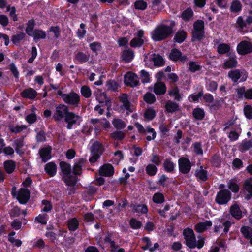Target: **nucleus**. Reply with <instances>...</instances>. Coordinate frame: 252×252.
I'll return each instance as SVG.
<instances>
[{"label": "nucleus", "mask_w": 252, "mask_h": 252, "mask_svg": "<svg viewBox=\"0 0 252 252\" xmlns=\"http://www.w3.org/2000/svg\"><path fill=\"white\" fill-rule=\"evenodd\" d=\"M173 33L172 28L170 26L161 24L157 26L151 32L152 38L156 41L164 40Z\"/></svg>", "instance_id": "obj_1"}, {"label": "nucleus", "mask_w": 252, "mask_h": 252, "mask_svg": "<svg viewBox=\"0 0 252 252\" xmlns=\"http://www.w3.org/2000/svg\"><path fill=\"white\" fill-rule=\"evenodd\" d=\"M183 234L186 240V245L188 247L194 248L196 247L200 249L203 246L204 239H199L197 242L194 233L192 229L189 228H186L184 230Z\"/></svg>", "instance_id": "obj_2"}, {"label": "nucleus", "mask_w": 252, "mask_h": 252, "mask_svg": "<svg viewBox=\"0 0 252 252\" xmlns=\"http://www.w3.org/2000/svg\"><path fill=\"white\" fill-rule=\"evenodd\" d=\"M231 198V192L226 189L220 190L216 196V202L220 205L227 204Z\"/></svg>", "instance_id": "obj_3"}, {"label": "nucleus", "mask_w": 252, "mask_h": 252, "mask_svg": "<svg viewBox=\"0 0 252 252\" xmlns=\"http://www.w3.org/2000/svg\"><path fill=\"white\" fill-rule=\"evenodd\" d=\"M68 108L63 104H61L56 106L55 111L53 116V118L56 121H61L68 112Z\"/></svg>", "instance_id": "obj_4"}, {"label": "nucleus", "mask_w": 252, "mask_h": 252, "mask_svg": "<svg viewBox=\"0 0 252 252\" xmlns=\"http://www.w3.org/2000/svg\"><path fill=\"white\" fill-rule=\"evenodd\" d=\"M228 77L234 82H237L240 79L241 81H245L248 77V74L245 70L234 69L228 72Z\"/></svg>", "instance_id": "obj_5"}, {"label": "nucleus", "mask_w": 252, "mask_h": 252, "mask_svg": "<svg viewBox=\"0 0 252 252\" xmlns=\"http://www.w3.org/2000/svg\"><path fill=\"white\" fill-rule=\"evenodd\" d=\"M63 101L69 105L77 107L80 102V98L78 94L71 92L63 95Z\"/></svg>", "instance_id": "obj_6"}, {"label": "nucleus", "mask_w": 252, "mask_h": 252, "mask_svg": "<svg viewBox=\"0 0 252 252\" xmlns=\"http://www.w3.org/2000/svg\"><path fill=\"white\" fill-rule=\"evenodd\" d=\"M81 121L79 115L70 111H68L64 118V121L67 123L66 127L68 129H71L73 125L79 123Z\"/></svg>", "instance_id": "obj_7"}, {"label": "nucleus", "mask_w": 252, "mask_h": 252, "mask_svg": "<svg viewBox=\"0 0 252 252\" xmlns=\"http://www.w3.org/2000/svg\"><path fill=\"white\" fill-rule=\"evenodd\" d=\"M179 171L184 174L188 173L191 169V163L190 160L185 157L181 158L178 160Z\"/></svg>", "instance_id": "obj_8"}, {"label": "nucleus", "mask_w": 252, "mask_h": 252, "mask_svg": "<svg viewBox=\"0 0 252 252\" xmlns=\"http://www.w3.org/2000/svg\"><path fill=\"white\" fill-rule=\"evenodd\" d=\"M125 83L132 87L137 86L139 83V78L135 73L127 72L125 75Z\"/></svg>", "instance_id": "obj_9"}, {"label": "nucleus", "mask_w": 252, "mask_h": 252, "mask_svg": "<svg viewBox=\"0 0 252 252\" xmlns=\"http://www.w3.org/2000/svg\"><path fill=\"white\" fill-rule=\"evenodd\" d=\"M237 50L239 54L245 55L252 51V45L249 41H242L238 45Z\"/></svg>", "instance_id": "obj_10"}, {"label": "nucleus", "mask_w": 252, "mask_h": 252, "mask_svg": "<svg viewBox=\"0 0 252 252\" xmlns=\"http://www.w3.org/2000/svg\"><path fill=\"white\" fill-rule=\"evenodd\" d=\"M120 101L122 104V108L127 111V114L133 111V108L129 102L128 95L126 94H123L119 97Z\"/></svg>", "instance_id": "obj_11"}, {"label": "nucleus", "mask_w": 252, "mask_h": 252, "mask_svg": "<svg viewBox=\"0 0 252 252\" xmlns=\"http://www.w3.org/2000/svg\"><path fill=\"white\" fill-rule=\"evenodd\" d=\"M237 96L239 98H245L247 99H252V89L246 90L244 87H241L236 89Z\"/></svg>", "instance_id": "obj_12"}, {"label": "nucleus", "mask_w": 252, "mask_h": 252, "mask_svg": "<svg viewBox=\"0 0 252 252\" xmlns=\"http://www.w3.org/2000/svg\"><path fill=\"white\" fill-rule=\"evenodd\" d=\"M16 198L21 204H25L30 198V191L27 189H20L18 191Z\"/></svg>", "instance_id": "obj_13"}, {"label": "nucleus", "mask_w": 252, "mask_h": 252, "mask_svg": "<svg viewBox=\"0 0 252 252\" xmlns=\"http://www.w3.org/2000/svg\"><path fill=\"white\" fill-rule=\"evenodd\" d=\"M99 172L102 176L110 177L113 175L114 169L111 164L106 163L99 168Z\"/></svg>", "instance_id": "obj_14"}, {"label": "nucleus", "mask_w": 252, "mask_h": 252, "mask_svg": "<svg viewBox=\"0 0 252 252\" xmlns=\"http://www.w3.org/2000/svg\"><path fill=\"white\" fill-rule=\"evenodd\" d=\"M96 99L99 103L105 102L108 108L111 106V101L110 99L107 97L106 94L104 92H102L100 90H98L95 92Z\"/></svg>", "instance_id": "obj_15"}, {"label": "nucleus", "mask_w": 252, "mask_h": 252, "mask_svg": "<svg viewBox=\"0 0 252 252\" xmlns=\"http://www.w3.org/2000/svg\"><path fill=\"white\" fill-rule=\"evenodd\" d=\"M21 96L24 98L34 99L37 95V92L32 88L24 90L20 93Z\"/></svg>", "instance_id": "obj_16"}, {"label": "nucleus", "mask_w": 252, "mask_h": 252, "mask_svg": "<svg viewBox=\"0 0 252 252\" xmlns=\"http://www.w3.org/2000/svg\"><path fill=\"white\" fill-rule=\"evenodd\" d=\"M243 193L245 198L249 200L252 197V182L249 180H246L244 184Z\"/></svg>", "instance_id": "obj_17"}, {"label": "nucleus", "mask_w": 252, "mask_h": 252, "mask_svg": "<svg viewBox=\"0 0 252 252\" xmlns=\"http://www.w3.org/2000/svg\"><path fill=\"white\" fill-rule=\"evenodd\" d=\"M168 94L171 97L178 101H180L182 98L183 95L180 93V90L177 86L171 87L169 91Z\"/></svg>", "instance_id": "obj_18"}, {"label": "nucleus", "mask_w": 252, "mask_h": 252, "mask_svg": "<svg viewBox=\"0 0 252 252\" xmlns=\"http://www.w3.org/2000/svg\"><path fill=\"white\" fill-rule=\"evenodd\" d=\"M229 212L232 216L237 220H239L242 217V211L237 204H235L231 205Z\"/></svg>", "instance_id": "obj_19"}, {"label": "nucleus", "mask_w": 252, "mask_h": 252, "mask_svg": "<svg viewBox=\"0 0 252 252\" xmlns=\"http://www.w3.org/2000/svg\"><path fill=\"white\" fill-rule=\"evenodd\" d=\"M51 152V148L50 147H47L41 148L39 150V154L40 158L42 161L44 162L50 159Z\"/></svg>", "instance_id": "obj_20"}, {"label": "nucleus", "mask_w": 252, "mask_h": 252, "mask_svg": "<svg viewBox=\"0 0 252 252\" xmlns=\"http://www.w3.org/2000/svg\"><path fill=\"white\" fill-rule=\"evenodd\" d=\"M166 91V87L163 82H157L154 86V92L157 95H163Z\"/></svg>", "instance_id": "obj_21"}, {"label": "nucleus", "mask_w": 252, "mask_h": 252, "mask_svg": "<svg viewBox=\"0 0 252 252\" xmlns=\"http://www.w3.org/2000/svg\"><path fill=\"white\" fill-rule=\"evenodd\" d=\"M212 225V222L209 220L199 222L195 225V230L198 233H202L206 230Z\"/></svg>", "instance_id": "obj_22"}, {"label": "nucleus", "mask_w": 252, "mask_h": 252, "mask_svg": "<svg viewBox=\"0 0 252 252\" xmlns=\"http://www.w3.org/2000/svg\"><path fill=\"white\" fill-rule=\"evenodd\" d=\"M86 160L84 158H80L76 161L73 166V171L75 174L80 175L81 173L82 166L84 165Z\"/></svg>", "instance_id": "obj_23"}, {"label": "nucleus", "mask_w": 252, "mask_h": 252, "mask_svg": "<svg viewBox=\"0 0 252 252\" xmlns=\"http://www.w3.org/2000/svg\"><path fill=\"white\" fill-rule=\"evenodd\" d=\"M166 110L169 113H173L179 110V105L171 100H168L165 104Z\"/></svg>", "instance_id": "obj_24"}, {"label": "nucleus", "mask_w": 252, "mask_h": 252, "mask_svg": "<svg viewBox=\"0 0 252 252\" xmlns=\"http://www.w3.org/2000/svg\"><path fill=\"white\" fill-rule=\"evenodd\" d=\"M46 173L51 177H53L55 175L57 172V166L53 163L50 162L47 163L45 165V167Z\"/></svg>", "instance_id": "obj_25"}, {"label": "nucleus", "mask_w": 252, "mask_h": 252, "mask_svg": "<svg viewBox=\"0 0 252 252\" xmlns=\"http://www.w3.org/2000/svg\"><path fill=\"white\" fill-rule=\"evenodd\" d=\"M220 222H221V224H220L219 225H216L215 226V229H214L215 232H218L223 227H224V232L225 233H227L229 230V227L231 225V222L229 220L223 221L222 219H221Z\"/></svg>", "instance_id": "obj_26"}, {"label": "nucleus", "mask_w": 252, "mask_h": 252, "mask_svg": "<svg viewBox=\"0 0 252 252\" xmlns=\"http://www.w3.org/2000/svg\"><path fill=\"white\" fill-rule=\"evenodd\" d=\"M251 148H252V139L243 140L239 146V150L242 152H245Z\"/></svg>", "instance_id": "obj_27"}, {"label": "nucleus", "mask_w": 252, "mask_h": 252, "mask_svg": "<svg viewBox=\"0 0 252 252\" xmlns=\"http://www.w3.org/2000/svg\"><path fill=\"white\" fill-rule=\"evenodd\" d=\"M104 151V148L101 143L98 141L94 143L92 147V153L95 154H99L101 155Z\"/></svg>", "instance_id": "obj_28"}, {"label": "nucleus", "mask_w": 252, "mask_h": 252, "mask_svg": "<svg viewBox=\"0 0 252 252\" xmlns=\"http://www.w3.org/2000/svg\"><path fill=\"white\" fill-rule=\"evenodd\" d=\"M150 60L152 61L154 65L157 66H161L164 64V61L162 57L158 54H154L150 57Z\"/></svg>", "instance_id": "obj_29"}, {"label": "nucleus", "mask_w": 252, "mask_h": 252, "mask_svg": "<svg viewBox=\"0 0 252 252\" xmlns=\"http://www.w3.org/2000/svg\"><path fill=\"white\" fill-rule=\"evenodd\" d=\"M63 179L66 184L68 186H74L77 182V177L70 174L63 177Z\"/></svg>", "instance_id": "obj_30"}, {"label": "nucleus", "mask_w": 252, "mask_h": 252, "mask_svg": "<svg viewBox=\"0 0 252 252\" xmlns=\"http://www.w3.org/2000/svg\"><path fill=\"white\" fill-rule=\"evenodd\" d=\"M134 56L133 51L129 49L124 51L122 55L123 60L126 62H130L133 59Z\"/></svg>", "instance_id": "obj_31"}, {"label": "nucleus", "mask_w": 252, "mask_h": 252, "mask_svg": "<svg viewBox=\"0 0 252 252\" xmlns=\"http://www.w3.org/2000/svg\"><path fill=\"white\" fill-rule=\"evenodd\" d=\"M60 166L63 173V176L68 175L71 173V166L69 164L64 161H61L60 163Z\"/></svg>", "instance_id": "obj_32"}, {"label": "nucleus", "mask_w": 252, "mask_h": 252, "mask_svg": "<svg viewBox=\"0 0 252 252\" xmlns=\"http://www.w3.org/2000/svg\"><path fill=\"white\" fill-rule=\"evenodd\" d=\"M187 37V33L183 31H178L175 34L174 39L176 42L181 43L183 42Z\"/></svg>", "instance_id": "obj_33"}, {"label": "nucleus", "mask_w": 252, "mask_h": 252, "mask_svg": "<svg viewBox=\"0 0 252 252\" xmlns=\"http://www.w3.org/2000/svg\"><path fill=\"white\" fill-rule=\"evenodd\" d=\"M75 58L81 63L87 62L90 59L89 55H87L83 52H79L75 55Z\"/></svg>", "instance_id": "obj_34"}, {"label": "nucleus", "mask_w": 252, "mask_h": 252, "mask_svg": "<svg viewBox=\"0 0 252 252\" xmlns=\"http://www.w3.org/2000/svg\"><path fill=\"white\" fill-rule=\"evenodd\" d=\"M112 124L117 129H122L126 126L125 122L122 120L118 118L114 119L112 121Z\"/></svg>", "instance_id": "obj_35"}, {"label": "nucleus", "mask_w": 252, "mask_h": 252, "mask_svg": "<svg viewBox=\"0 0 252 252\" xmlns=\"http://www.w3.org/2000/svg\"><path fill=\"white\" fill-rule=\"evenodd\" d=\"M240 231L246 239L250 238L252 237V229L247 226H244L241 227Z\"/></svg>", "instance_id": "obj_36"}, {"label": "nucleus", "mask_w": 252, "mask_h": 252, "mask_svg": "<svg viewBox=\"0 0 252 252\" xmlns=\"http://www.w3.org/2000/svg\"><path fill=\"white\" fill-rule=\"evenodd\" d=\"M227 187L231 191L234 193L238 192L240 189L238 184L234 180H230L228 181Z\"/></svg>", "instance_id": "obj_37"}, {"label": "nucleus", "mask_w": 252, "mask_h": 252, "mask_svg": "<svg viewBox=\"0 0 252 252\" xmlns=\"http://www.w3.org/2000/svg\"><path fill=\"white\" fill-rule=\"evenodd\" d=\"M202 69V66L198 62L189 61V69L192 72H195L200 71Z\"/></svg>", "instance_id": "obj_38"}, {"label": "nucleus", "mask_w": 252, "mask_h": 252, "mask_svg": "<svg viewBox=\"0 0 252 252\" xmlns=\"http://www.w3.org/2000/svg\"><path fill=\"white\" fill-rule=\"evenodd\" d=\"M133 211L138 213L146 214L148 212V209L146 205L139 204L133 206Z\"/></svg>", "instance_id": "obj_39"}, {"label": "nucleus", "mask_w": 252, "mask_h": 252, "mask_svg": "<svg viewBox=\"0 0 252 252\" xmlns=\"http://www.w3.org/2000/svg\"><path fill=\"white\" fill-rule=\"evenodd\" d=\"M193 115L195 119L202 120L204 117L205 112L203 109L196 108L193 111Z\"/></svg>", "instance_id": "obj_40"}, {"label": "nucleus", "mask_w": 252, "mask_h": 252, "mask_svg": "<svg viewBox=\"0 0 252 252\" xmlns=\"http://www.w3.org/2000/svg\"><path fill=\"white\" fill-rule=\"evenodd\" d=\"M4 169L6 172L9 174L11 173L15 168V165L13 161L8 160L4 162Z\"/></svg>", "instance_id": "obj_41"}, {"label": "nucleus", "mask_w": 252, "mask_h": 252, "mask_svg": "<svg viewBox=\"0 0 252 252\" xmlns=\"http://www.w3.org/2000/svg\"><path fill=\"white\" fill-rule=\"evenodd\" d=\"M35 39H44L46 36L45 32L40 30H35L32 33V35Z\"/></svg>", "instance_id": "obj_42"}, {"label": "nucleus", "mask_w": 252, "mask_h": 252, "mask_svg": "<svg viewBox=\"0 0 252 252\" xmlns=\"http://www.w3.org/2000/svg\"><path fill=\"white\" fill-rule=\"evenodd\" d=\"M81 94L85 98H89L92 94V91L90 88L86 85L83 86L80 90Z\"/></svg>", "instance_id": "obj_43"}, {"label": "nucleus", "mask_w": 252, "mask_h": 252, "mask_svg": "<svg viewBox=\"0 0 252 252\" xmlns=\"http://www.w3.org/2000/svg\"><path fill=\"white\" fill-rule=\"evenodd\" d=\"M195 175L196 177L202 181H205L207 180V172L205 170L203 169L202 167L198 170L196 171Z\"/></svg>", "instance_id": "obj_44"}, {"label": "nucleus", "mask_w": 252, "mask_h": 252, "mask_svg": "<svg viewBox=\"0 0 252 252\" xmlns=\"http://www.w3.org/2000/svg\"><path fill=\"white\" fill-rule=\"evenodd\" d=\"M25 36V34L23 32H19L16 34L13 35L12 37L11 40L12 42L17 44L21 41Z\"/></svg>", "instance_id": "obj_45"}, {"label": "nucleus", "mask_w": 252, "mask_h": 252, "mask_svg": "<svg viewBox=\"0 0 252 252\" xmlns=\"http://www.w3.org/2000/svg\"><path fill=\"white\" fill-rule=\"evenodd\" d=\"M192 39L193 40H199L202 39L204 35V31L194 30L192 31Z\"/></svg>", "instance_id": "obj_46"}, {"label": "nucleus", "mask_w": 252, "mask_h": 252, "mask_svg": "<svg viewBox=\"0 0 252 252\" xmlns=\"http://www.w3.org/2000/svg\"><path fill=\"white\" fill-rule=\"evenodd\" d=\"M78 221L76 218H73L68 221V227L70 230L74 231L78 227Z\"/></svg>", "instance_id": "obj_47"}, {"label": "nucleus", "mask_w": 252, "mask_h": 252, "mask_svg": "<svg viewBox=\"0 0 252 252\" xmlns=\"http://www.w3.org/2000/svg\"><path fill=\"white\" fill-rule=\"evenodd\" d=\"M230 50L229 46L225 43H222L218 46L217 51L220 54H225L229 52Z\"/></svg>", "instance_id": "obj_48"}, {"label": "nucleus", "mask_w": 252, "mask_h": 252, "mask_svg": "<svg viewBox=\"0 0 252 252\" xmlns=\"http://www.w3.org/2000/svg\"><path fill=\"white\" fill-rule=\"evenodd\" d=\"M26 128L27 126L25 125H17L16 126H10L9 129L13 133H18L26 129Z\"/></svg>", "instance_id": "obj_49"}, {"label": "nucleus", "mask_w": 252, "mask_h": 252, "mask_svg": "<svg viewBox=\"0 0 252 252\" xmlns=\"http://www.w3.org/2000/svg\"><path fill=\"white\" fill-rule=\"evenodd\" d=\"M181 57V52L178 49H173L169 55L170 59L173 61H177Z\"/></svg>", "instance_id": "obj_50"}, {"label": "nucleus", "mask_w": 252, "mask_h": 252, "mask_svg": "<svg viewBox=\"0 0 252 252\" xmlns=\"http://www.w3.org/2000/svg\"><path fill=\"white\" fill-rule=\"evenodd\" d=\"M23 140L22 139H16L13 144V146L15 148L16 152L18 153H21L20 149L23 146Z\"/></svg>", "instance_id": "obj_51"}, {"label": "nucleus", "mask_w": 252, "mask_h": 252, "mask_svg": "<svg viewBox=\"0 0 252 252\" xmlns=\"http://www.w3.org/2000/svg\"><path fill=\"white\" fill-rule=\"evenodd\" d=\"M143 43V38L135 37L131 40L130 45L132 47H138L141 46Z\"/></svg>", "instance_id": "obj_52"}, {"label": "nucleus", "mask_w": 252, "mask_h": 252, "mask_svg": "<svg viewBox=\"0 0 252 252\" xmlns=\"http://www.w3.org/2000/svg\"><path fill=\"white\" fill-rule=\"evenodd\" d=\"M140 76L141 81L143 83H146L150 82V77L149 73L144 70L140 72Z\"/></svg>", "instance_id": "obj_53"}, {"label": "nucleus", "mask_w": 252, "mask_h": 252, "mask_svg": "<svg viewBox=\"0 0 252 252\" xmlns=\"http://www.w3.org/2000/svg\"><path fill=\"white\" fill-rule=\"evenodd\" d=\"M35 25V22L33 20H30L28 21L27 25V27L26 29V33L29 35L32 36V30L33 29L34 26Z\"/></svg>", "instance_id": "obj_54"}, {"label": "nucleus", "mask_w": 252, "mask_h": 252, "mask_svg": "<svg viewBox=\"0 0 252 252\" xmlns=\"http://www.w3.org/2000/svg\"><path fill=\"white\" fill-rule=\"evenodd\" d=\"M203 99L207 103V105L212 108L214 107V98L213 96L209 94H205L203 96Z\"/></svg>", "instance_id": "obj_55"}, {"label": "nucleus", "mask_w": 252, "mask_h": 252, "mask_svg": "<svg viewBox=\"0 0 252 252\" xmlns=\"http://www.w3.org/2000/svg\"><path fill=\"white\" fill-rule=\"evenodd\" d=\"M143 99L145 102L149 104L153 103L156 101L155 96L150 93H146L144 95Z\"/></svg>", "instance_id": "obj_56"}, {"label": "nucleus", "mask_w": 252, "mask_h": 252, "mask_svg": "<svg viewBox=\"0 0 252 252\" xmlns=\"http://www.w3.org/2000/svg\"><path fill=\"white\" fill-rule=\"evenodd\" d=\"M129 224L130 227L134 229H138L142 226L141 222L135 218H132L130 220Z\"/></svg>", "instance_id": "obj_57"}, {"label": "nucleus", "mask_w": 252, "mask_h": 252, "mask_svg": "<svg viewBox=\"0 0 252 252\" xmlns=\"http://www.w3.org/2000/svg\"><path fill=\"white\" fill-rule=\"evenodd\" d=\"M242 8L241 4L240 1L236 0L233 1L231 5L230 9L233 12H239Z\"/></svg>", "instance_id": "obj_58"}, {"label": "nucleus", "mask_w": 252, "mask_h": 252, "mask_svg": "<svg viewBox=\"0 0 252 252\" xmlns=\"http://www.w3.org/2000/svg\"><path fill=\"white\" fill-rule=\"evenodd\" d=\"M237 62L234 58H230L228 61H226L224 63V65L225 68H230L236 66Z\"/></svg>", "instance_id": "obj_59"}, {"label": "nucleus", "mask_w": 252, "mask_h": 252, "mask_svg": "<svg viewBox=\"0 0 252 252\" xmlns=\"http://www.w3.org/2000/svg\"><path fill=\"white\" fill-rule=\"evenodd\" d=\"M157 171V167L153 164H149L146 167V172L150 176L155 175Z\"/></svg>", "instance_id": "obj_60"}, {"label": "nucleus", "mask_w": 252, "mask_h": 252, "mask_svg": "<svg viewBox=\"0 0 252 252\" xmlns=\"http://www.w3.org/2000/svg\"><path fill=\"white\" fill-rule=\"evenodd\" d=\"M125 135V133L121 131H116L111 134V136L113 139L119 140L123 139Z\"/></svg>", "instance_id": "obj_61"}, {"label": "nucleus", "mask_w": 252, "mask_h": 252, "mask_svg": "<svg viewBox=\"0 0 252 252\" xmlns=\"http://www.w3.org/2000/svg\"><path fill=\"white\" fill-rule=\"evenodd\" d=\"M35 220L41 224L45 225L47 222L48 216L47 215L39 214L35 218Z\"/></svg>", "instance_id": "obj_62"}, {"label": "nucleus", "mask_w": 252, "mask_h": 252, "mask_svg": "<svg viewBox=\"0 0 252 252\" xmlns=\"http://www.w3.org/2000/svg\"><path fill=\"white\" fill-rule=\"evenodd\" d=\"M153 200L156 203H162L164 200V197L162 193H156L153 196Z\"/></svg>", "instance_id": "obj_63"}, {"label": "nucleus", "mask_w": 252, "mask_h": 252, "mask_svg": "<svg viewBox=\"0 0 252 252\" xmlns=\"http://www.w3.org/2000/svg\"><path fill=\"white\" fill-rule=\"evenodd\" d=\"M155 116V111L152 108H148L144 113L145 118L149 120L153 119Z\"/></svg>", "instance_id": "obj_64"}]
</instances>
